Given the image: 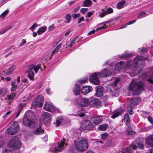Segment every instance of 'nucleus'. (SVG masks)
Listing matches in <instances>:
<instances>
[{
	"instance_id": "nucleus-64",
	"label": "nucleus",
	"mask_w": 153,
	"mask_h": 153,
	"mask_svg": "<svg viewBox=\"0 0 153 153\" xmlns=\"http://www.w3.org/2000/svg\"><path fill=\"white\" fill-rule=\"evenodd\" d=\"M95 30H93L90 31L88 33V35H90L91 34L94 33L95 32Z\"/></svg>"
},
{
	"instance_id": "nucleus-58",
	"label": "nucleus",
	"mask_w": 153,
	"mask_h": 153,
	"mask_svg": "<svg viewBox=\"0 0 153 153\" xmlns=\"http://www.w3.org/2000/svg\"><path fill=\"white\" fill-rule=\"evenodd\" d=\"M148 119L150 123L152 124H153V120L152 117H151L150 116H148Z\"/></svg>"
},
{
	"instance_id": "nucleus-46",
	"label": "nucleus",
	"mask_w": 153,
	"mask_h": 153,
	"mask_svg": "<svg viewBox=\"0 0 153 153\" xmlns=\"http://www.w3.org/2000/svg\"><path fill=\"white\" fill-rule=\"evenodd\" d=\"M38 25L36 23H34L33 25L30 27V29L32 31H33L35 28L37 27Z\"/></svg>"
},
{
	"instance_id": "nucleus-35",
	"label": "nucleus",
	"mask_w": 153,
	"mask_h": 153,
	"mask_svg": "<svg viewBox=\"0 0 153 153\" xmlns=\"http://www.w3.org/2000/svg\"><path fill=\"white\" fill-rule=\"evenodd\" d=\"M65 18L66 20L65 23H69L71 20V16L69 14H67L65 16Z\"/></svg>"
},
{
	"instance_id": "nucleus-44",
	"label": "nucleus",
	"mask_w": 153,
	"mask_h": 153,
	"mask_svg": "<svg viewBox=\"0 0 153 153\" xmlns=\"http://www.w3.org/2000/svg\"><path fill=\"white\" fill-rule=\"evenodd\" d=\"M6 93V91L4 89H0V96L2 97Z\"/></svg>"
},
{
	"instance_id": "nucleus-4",
	"label": "nucleus",
	"mask_w": 153,
	"mask_h": 153,
	"mask_svg": "<svg viewBox=\"0 0 153 153\" xmlns=\"http://www.w3.org/2000/svg\"><path fill=\"white\" fill-rule=\"evenodd\" d=\"M135 79H132L128 87L129 91H132L134 95H139L140 92L144 90V84L141 81L136 82Z\"/></svg>"
},
{
	"instance_id": "nucleus-53",
	"label": "nucleus",
	"mask_w": 153,
	"mask_h": 153,
	"mask_svg": "<svg viewBox=\"0 0 153 153\" xmlns=\"http://www.w3.org/2000/svg\"><path fill=\"white\" fill-rule=\"evenodd\" d=\"M107 14V13L106 12V11H104L102 13H100L99 16L100 17H103Z\"/></svg>"
},
{
	"instance_id": "nucleus-13",
	"label": "nucleus",
	"mask_w": 153,
	"mask_h": 153,
	"mask_svg": "<svg viewBox=\"0 0 153 153\" xmlns=\"http://www.w3.org/2000/svg\"><path fill=\"white\" fill-rule=\"evenodd\" d=\"M101 104V102L100 100L96 98L91 100L89 102V105L93 107L97 108L100 107Z\"/></svg>"
},
{
	"instance_id": "nucleus-14",
	"label": "nucleus",
	"mask_w": 153,
	"mask_h": 153,
	"mask_svg": "<svg viewBox=\"0 0 153 153\" xmlns=\"http://www.w3.org/2000/svg\"><path fill=\"white\" fill-rule=\"evenodd\" d=\"M96 93L95 95L98 97H102L103 93V88L101 86H98L95 87Z\"/></svg>"
},
{
	"instance_id": "nucleus-20",
	"label": "nucleus",
	"mask_w": 153,
	"mask_h": 153,
	"mask_svg": "<svg viewBox=\"0 0 153 153\" xmlns=\"http://www.w3.org/2000/svg\"><path fill=\"white\" fill-rule=\"evenodd\" d=\"M44 109L48 111H51L55 109L54 107L49 102L46 103L44 107Z\"/></svg>"
},
{
	"instance_id": "nucleus-54",
	"label": "nucleus",
	"mask_w": 153,
	"mask_h": 153,
	"mask_svg": "<svg viewBox=\"0 0 153 153\" xmlns=\"http://www.w3.org/2000/svg\"><path fill=\"white\" fill-rule=\"evenodd\" d=\"M126 134L128 135H132L134 133L133 131L131 130L128 131V130H126Z\"/></svg>"
},
{
	"instance_id": "nucleus-1",
	"label": "nucleus",
	"mask_w": 153,
	"mask_h": 153,
	"mask_svg": "<svg viewBox=\"0 0 153 153\" xmlns=\"http://www.w3.org/2000/svg\"><path fill=\"white\" fill-rule=\"evenodd\" d=\"M146 58L143 56H138L135 58L134 59V66L132 67V62L131 61L127 62V64L123 62H118L115 65V68L117 71H120L126 66L127 68L131 69L132 72L135 74H137L140 70L141 68L137 66L138 63L140 61L145 60Z\"/></svg>"
},
{
	"instance_id": "nucleus-27",
	"label": "nucleus",
	"mask_w": 153,
	"mask_h": 153,
	"mask_svg": "<svg viewBox=\"0 0 153 153\" xmlns=\"http://www.w3.org/2000/svg\"><path fill=\"white\" fill-rule=\"evenodd\" d=\"M47 29V27L46 26L41 27L37 31V33L39 35L41 34L46 31Z\"/></svg>"
},
{
	"instance_id": "nucleus-19",
	"label": "nucleus",
	"mask_w": 153,
	"mask_h": 153,
	"mask_svg": "<svg viewBox=\"0 0 153 153\" xmlns=\"http://www.w3.org/2000/svg\"><path fill=\"white\" fill-rule=\"evenodd\" d=\"M91 120L96 125L100 123L102 121V117L99 116H95L92 117Z\"/></svg>"
},
{
	"instance_id": "nucleus-6",
	"label": "nucleus",
	"mask_w": 153,
	"mask_h": 153,
	"mask_svg": "<svg viewBox=\"0 0 153 153\" xmlns=\"http://www.w3.org/2000/svg\"><path fill=\"white\" fill-rule=\"evenodd\" d=\"M113 82L108 85V90L110 91V93L113 97H117L119 94L118 89L117 86V83L120 81V79L115 78L112 79Z\"/></svg>"
},
{
	"instance_id": "nucleus-43",
	"label": "nucleus",
	"mask_w": 153,
	"mask_h": 153,
	"mask_svg": "<svg viewBox=\"0 0 153 153\" xmlns=\"http://www.w3.org/2000/svg\"><path fill=\"white\" fill-rule=\"evenodd\" d=\"M145 13L144 12H142L138 14L137 17L139 18H142L143 17V16L145 15Z\"/></svg>"
},
{
	"instance_id": "nucleus-33",
	"label": "nucleus",
	"mask_w": 153,
	"mask_h": 153,
	"mask_svg": "<svg viewBox=\"0 0 153 153\" xmlns=\"http://www.w3.org/2000/svg\"><path fill=\"white\" fill-rule=\"evenodd\" d=\"M16 67L15 66H13L10 67L9 69H8L6 72V74L8 75L10 74L14 69Z\"/></svg>"
},
{
	"instance_id": "nucleus-63",
	"label": "nucleus",
	"mask_w": 153,
	"mask_h": 153,
	"mask_svg": "<svg viewBox=\"0 0 153 153\" xmlns=\"http://www.w3.org/2000/svg\"><path fill=\"white\" fill-rule=\"evenodd\" d=\"M10 152L7 149H4L2 151V153H9Z\"/></svg>"
},
{
	"instance_id": "nucleus-40",
	"label": "nucleus",
	"mask_w": 153,
	"mask_h": 153,
	"mask_svg": "<svg viewBox=\"0 0 153 153\" xmlns=\"http://www.w3.org/2000/svg\"><path fill=\"white\" fill-rule=\"evenodd\" d=\"M131 54L130 53H126L125 54H123L120 57L121 58L125 59L131 56Z\"/></svg>"
},
{
	"instance_id": "nucleus-25",
	"label": "nucleus",
	"mask_w": 153,
	"mask_h": 153,
	"mask_svg": "<svg viewBox=\"0 0 153 153\" xmlns=\"http://www.w3.org/2000/svg\"><path fill=\"white\" fill-rule=\"evenodd\" d=\"M73 92L76 95H79L80 93V87L79 85H76L73 90Z\"/></svg>"
},
{
	"instance_id": "nucleus-60",
	"label": "nucleus",
	"mask_w": 153,
	"mask_h": 153,
	"mask_svg": "<svg viewBox=\"0 0 153 153\" xmlns=\"http://www.w3.org/2000/svg\"><path fill=\"white\" fill-rule=\"evenodd\" d=\"M82 21H84V19L83 17H82L79 19V20L78 21V23H81V22Z\"/></svg>"
},
{
	"instance_id": "nucleus-32",
	"label": "nucleus",
	"mask_w": 153,
	"mask_h": 153,
	"mask_svg": "<svg viewBox=\"0 0 153 153\" xmlns=\"http://www.w3.org/2000/svg\"><path fill=\"white\" fill-rule=\"evenodd\" d=\"M125 2L126 1L124 0H122L121 1L119 2L117 6V8L120 9L122 8Z\"/></svg>"
},
{
	"instance_id": "nucleus-61",
	"label": "nucleus",
	"mask_w": 153,
	"mask_h": 153,
	"mask_svg": "<svg viewBox=\"0 0 153 153\" xmlns=\"http://www.w3.org/2000/svg\"><path fill=\"white\" fill-rule=\"evenodd\" d=\"M92 13L91 12H88L86 14V15H87L86 17H90L92 15Z\"/></svg>"
},
{
	"instance_id": "nucleus-36",
	"label": "nucleus",
	"mask_w": 153,
	"mask_h": 153,
	"mask_svg": "<svg viewBox=\"0 0 153 153\" xmlns=\"http://www.w3.org/2000/svg\"><path fill=\"white\" fill-rule=\"evenodd\" d=\"M15 82H13L11 83V85H12V88H11V91H14L17 88L18 85H15Z\"/></svg>"
},
{
	"instance_id": "nucleus-22",
	"label": "nucleus",
	"mask_w": 153,
	"mask_h": 153,
	"mask_svg": "<svg viewBox=\"0 0 153 153\" xmlns=\"http://www.w3.org/2000/svg\"><path fill=\"white\" fill-rule=\"evenodd\" d=\"M146 143L149 146L153 147V135L149 136L146 140Z\"/></svg>"
},
{
	"instance_id": "nucleus-47",
	"label": "nucleus",
	"mask_w": 153,
	"mask_h": 153,
	"mask_svg": "<svg viewBox=\"0 0 153 153\" xmlns=\"http://www.w3.org/2000/svg\"><path fill=\"white\" fill-rule=\"evenodd\" d=\"M113 10L112 8H108L106 11L107 13L108 14L111 13L113 12Z\"/></svg>"
},
{
	"instance_id": "nucleus-41",
	"label": "nucleus",
	"mask_w": 153,
	"mask_h": 153,
	"mask_svg": "<svg viewBox=\"0 0 153 153\" xmlns=\"http://www.w3.org/2000/svg\"><path fill=\"white\" fill-rule=\"evenodd\" d=\"M9 10L7 9L3 13H2L0 15V16H1L2 18H3L7 15L8 13Z\"/></svg>"
},
{
	"instance_id": "nucleus-29",
	"label": "nucleus",
	"mask_w": 153,
	"mask_h": 153,
	"mask_svg": "<svg viewBox=\"0 0 153 153\" xmlns=\"http://www.w3.org/2000/svg\"><path fill=\"white\" fill-rule=\"evenodd\" d=\"M92 1L91 0H85L83 2L82 6L90 7L91 5Z\"/></svg>"
},
{
	"instance_id": "nucleus-50",
	"label": "nucleus",
	"mask_w": 153,
	"mask_h": 153,
	"mask_svg": "<svg viewBox=\"0 0 153 153\" xmlns=\"http://www.w3.org/2000/svg\"><path fill=\"white\" fill-rule=\"evenodd\" d=\"M148 80L151 83H153V74L151 75L150 78L148 79Z\"/></svg>"
},
{
	"instance_id": "nucleus-59",
	"label": "nucleus",
	"mask_w": 153,
	"mask_h": 153,
	"mask_svg": "<svg viewBox=\"0 0 153 153\" xmlns=\"http://www.w3.org/2000/svg\"><path fill=\"white\" fill-rule=\"evenodd\" d=\"M125 120V123L126 124H128L130 123V120L129 118H128L127 119H124Z\"/></svg>"
},
{
	"instance_id": "nucleus-24",
	"label": "nucleus",
	"mask_w": 153,
	"mask_h": 153,
	"mask_svg": "<svg viewBox=\"0 0 153 153\" xmlns=\"http://www.w3.org/2000/svg\"><path fill=\"white\" fill-rule=\"evenodd\" d=\"M89 104L88 100L86 98H82L81 100L80 105L82 106L85 107Z\"/></svg>"
},
{
	"instance_id": "nucleus-8",
	"label": "nucleus",
	"mask_w": 153,
	"mask_h": 153,
	"mask_svg": "<svg viewBox=\"0 0 153 153\" xmlns=\"http://www.w3.org/2000/svg\"><path fill=\"white\" fill-rule=\"evenodd\" d=\"M7 130V131L9 135H13L16 134L19 130V126L17 122H14L10 123Z\"/></svg>"
},
{
	"instance_id": "nucleus-5",
	"label": "nucleus",
	"mask_w": 153,
	"mask_h": 153,
	"mask_svg": "<svg viewBox=\"0 0 153 153\" xmlns=\"http://www.w3.org/2000/svg\"><path fill=\"white\" fill-rule=\"evenodd\" d=\"M36 119L33 114L29 112L25 114L24 116L23 123L25 126L32 128L35 125Z\"/></svg>"
},
{
	"instance_id": "nucleus-56",
	"label": "nucleus",
	"mask_w": 153,
	"mask_h": 153,
	"mask_svg": "<svg viewBox=\"0 0 153 153\" xmlns=\"http://www.w3.org/2000/svg\"><path fill=\"white\" fill-rule=\"evenodd\" d=\"M130 147H131V148L134 149V150H135L137 148V146L134 144H132L131 146H130Z\"/></svg>"
},
{
	"instance_id": "nucleus-12",
	"label": "nucleus",
	"mask_w": 153,
	"mask_h": 153,
	"mask_svg": "<svg viewBox=\"0 0 153 153\" xmlns=\"http://www.w3.org/2000/svg\"><path fill=\"white\" fill-rule=\"evenodd\" d=\"M35 71L34 65L32 64L29 65L28 69L27 71L28 73V77L31 80H33L34 77V72Z\"/></svg>"
},
{
	"instance_id": "nucleus-34",
	"label": "nucleus",
	"mask_w": 153,
	"mask_h": 153,
	"mask_svg": "<svg viewBox=\"0 0 153 153\" xmlns=\"http://www.w3.org/2000/svg\"><path fill=\"white\" fill-rule=\"evenodd\" d=\"M108 125L106 124L100 125L98 127V129L101 131H105L107 128Z\"/></svg>"
},
{
	"instance_id": "nucleus-39",
	"label": "nucleus",
	"mask_w": 153,
	"mask_h": 153,
	"mask_svg": "<svg viewBox=\"0 0 153 153\" xmlns=\"http://www.w3.org/2000/svg\"><path fill=\"white\" fill-rule=\"evenodd\" d=\"M139 52L140 53H144L146 52L148 50V49L146 48H143L141 49L139 48Z\"/></svg>"
},
{
	"instance_id": "nucleus-37",
	"label": "nucleus",
	"mask_w": 153,
	"mask_h": 153,
	"mask_svg": "<svg viewBox=\"0 0 153 153\" xmlns=\"http://www.w3.org/2000/svg\"><path fill=\"white\" fill-rule=\"evenodd\" d=\"M12 27V26H9L5 29H3L0 30V35L3 34L6 32L7 31L11 29Z\"/></svg>"
},
{
	"instance_id": "nucleus-17",
	"label": "nucleus",
	"mask_w": 153,
	"mask_h": 153,
	"mask_svg": "<svg viewBox=\"0 0 153 153\" xmlns=\"http://www.w3.org/2000/svg\"><path fill=\"white\" fill-rule=\"evenodd\" d=\"M123 112V110L122 109H117L113 111L111 117L114 119H115L119 116L121 115Z\"/></svg>"
},
{
	"instance_id": "nucleus-45",
	"label": "nucleus",
	"mask_w": 153,
	"mask_h": 153,
	"mask_svg": "<svg viewBox=\"0 0 153 153\" xmlns=\"http://www.w3.org/2000/svg\"><path fill=\"white\" fill-rule=\"evenodd\" d=\"M102 100L104 102H107L108 99V96L105 95L102 97Z\"/></svg>"
},
{
	"instance_id": "nucleus-18",
	"label": "nucleus",
	"mask_w": 153,
	"mask_h": 153,
	"mask_svg": "<svg viewBox=\"0 0 153 153\" xmlns=\"http://www.w3.org/2000/svg\"><path fill=\"white\" fill-rule=\"evenodd\" d=\"M15 94V93L12 92L9 95H8L7 97L5 98V99L6 100V102L8 104L10 103L11 102L14 98L16 96Z\"/></svg>"
},
{
	"instance_id": "nucleus-15",
	"label": "nucleus",
	"mask_w": 153,
	"mask_h": 153,
	"mask_svg": "<svg viewBox=\"0 0 153 153\" xmlns=\"http://www.w3.org/2000/svg\"><path fill=\"white\" fill-rule=\"evenodd\" d=\"M42 116L43 120L45 122H49L51 120V114L48 112H45L43 113Z\"/></svg>"
},
{
	"instance_id": "nucleus-10",
	"label": "nucleus",
	"mask_w": 153,
	"mask_h": 153,
	"mask_svg": "<svg viewBox=\"0 0 153 153\" xmlns=\"http://www.w3.org/2000/svg\"><path fill=\"white\" fill-rule=\"evenodd\" d=\"M44 99L41 96H38L33 102L32 105L34 107H42Z\"/></svg>"
},
{
	"instance_id": "nucleus-57",
	"label": "nucleus",
	"mask_w": 153,
	"mask_h": 153,
	"mask_svg": "<svg viewBox=\"0 0 153 153\" xmlns=\"http://www.w3.org/2000/svg\"><path fill=\"white\" fill-rule=\"evenodd\" d=\"M40 68V65H38L36 67L34 66L35 71L36 74L38 71V70Z\"/></svg>"
},
{
	"instance_id": "nucleus-28",
	"label": "nucleus",
	"mask_w": 153,
	"mask_h": 153,
	"mask_svg": "<svg viewBox=\"0 0 153 153\" xmlns=\"http://www.w3.org/2000/svg\"><path fill=\"white\" fill-rule=\"evenodd\" d=\"M63 120L62 117H57L56 119V121L53 124L56 125V126H59L61 125V122Z\"/></svg>"
},
{
	"instance_id": "nucleus-31",
	"label": "nucleus",
	"mask_w": 153,
	"mask_h": 153,
	"mask_svg": "<svg viewBox=\"0 0 153 153\" xmlns=\"http://www.w3.org/2000/svg\"><path fill=\"white\" fill-rule=\"evenodd\" d=\"M132 150L130 147H126L123 149L121 151V153H131Z\"/></svg>"
},
{
	"instance_id": "nucleus-51",
	"label": "nucleus",
	"mask_w": 153,
	"mask_h": 153,
	"mask_svg": "<svg viewBox=\"0 0 153 153\" xmlns=\"http://www.w3.org/2000/svg\"><path fill=\"white\" fill-rule=\"evenodd\" d=\"M26 43V41L25 40L23 39L22 40V43H21L18 46L19 48L21 46H22L24 45Z\"/></svg>"
},
{
	"instance_id": "nucleus-48",
	"label": "nucleus",
	"mask_w": 153,
	"mask_h": 153,
	"mask_svg": "<svg viewBox=\"0 0 153 153\" xmlns=\"http://www.w3.org/2000/svg\"><path fill=\"white\" fill-rule=\"evenodd\" d=\"M72 17L74 19H75L76 18H78L80 16V15L79 13H74L72 15Z\"/></svg>"
},
{
	"instance_id": "nucleus-55",
	"label": "nucleus",
	"mask_w": 153,
	"mask_h": 153,
	"mask_svg": "<svg viewBox=\"0 0 153 153\" xmlns=\"http://www.w3.org/2000/svg\"><path fill=\"white\" fill-rule=\"evenodd\" d=\"M87 80V78H86L85 79H81L79 81V83H81V84H83L86 82Z\"/></svg>"
},
{
	"instance_id": "nucleus-2",
	"label": "nucleus",
	"mask_w": 153,
	"mask_h": 153,
	"mask_svg": "<svg viewBox=\"0 0 153 153\" xmlns=\"http://www.w3.org/2000/svg\"><path fill=\"white\" fill-rule=\"evenodd\" d=\"M112 73L111 71L105 68L101 72H95L92 74L89 80L90 82L94 84L98 85L100 83L98 76L105 77L111 75Z\"/></svg>"
},
{
	"instance_id": "nucleus-49",
	"label": "nucleus",
	"mask_w": 153,
	"mask_h": 153,
	"mask_svg": "<svg viewBox=\"0 0 153 153\" xmlns=\"http://www.w3.org/2000/svg\"><path fill=\"white\" fill-rule=\"evenodd\" d=\"M88 10V8H82L80 10V11L83 14H84L86 12H87V10Z\"/></svg>"
},
{
	"instance_id": "nucleus-21",
	"label": "nucleus",
	"mask_w": 153,
	"mask_h": 153,
	"mask_svg": "<svg viewBox=\"0 0 153 153\" xmlns=\"http://www.w3.org/2000/svg\"><path fill=\"white\" fill-rule=\"evenodd\" d=\"M140 102V99L138 98H133L131 99L130 104L134 107L138 104Z\"/></svg>"
},
{
	"instance_id": "nucleus-23",
	"label": "nucleus",
	"mask_w": 153,
	"mask_h": 153,
	"mask_svg": "<svg viewBox=\"0 0 153 153\" xmlns=\"http://www.w3.org/2000/svg\"><path fill=\"white\" fill-rule=\"evenodd\" d=\"M44 130L42 129L41 126H40L34 131L33 133L36 135H39L44 133Z\"/></svg>"
},
{
	"instance_id": "nucleus-42",
	"label": "nucleus",
	"mask_w": 153,
	"mask_h": 153,
	"mask_svg": "<svg viewBox=\"0 0 153 153\" xmlns=\"http://www.w3.org/2000/svg\"><path fill=\"white\" fill-rule=\"evenodd\" d=\"M82 110H79L77 112V115L80 117H83L85 115L84 113L82 112Z\"/></svg>"
},
{
	"instance_id": "nucleus-26",
	"label": "nucleus",
	"mask_w": 153,
	"mask_h": 153,
	"mask_svg": "<svg viewBox=\"0 0 153 153\" xmlns=\"http://www.w3.org/2000/svg\"><path fill=\"white\" fill-rule=\"evenodd\" d=\"M24 105V104L21 103L19 106L16 109V117H17L19 115L20 113L23 109V107Z\"/></svg>"
},
{
	"instance_id": "nucleus-62",
	"label": "nucleus",
	"mask_w": 153,
	"mask_h": 153,
	"mask_svg": "<svg viewBox=\"0 0 153 153\" xmlns=\"http://www.w3.org/2000/svg\"><path fill=\"white\" fill-rule=\"evenodd\" d=\"M136 21V20H134L131 21L127 23V25H129L132 24L134 23Z\"/></svg>"
},
{
	"instance_id": "nucleus-3",
	"label": "nucleus",
	"mask_w": 153,
	"mask_h": 153,
	"mask_svg": "<svg viewBox=\"0 0 153 153\" xmlns=\"http://www.w3.org/2000/svg\"><path fill=\"white\" fill-rule=\"evenodd\" d=\"M74 147L79 152H84L88 148V142L87 140L82 137H78L74 140Z\"/></svg>"
},
{
	"instance_id": "nucleus-16",
	"label": "nucleus",
	"mask_w": 153,
	"mask_h": 153,
	"mask_svg": "<svg viewBox=\"0 0 153 153\" xmlns=\"http://www.w3.org/2000/svg\"><path fill=\"white\" fill-rule=\"evenodd\" d=\"M92 90V88L90 86H84L81 89V93L82 94L85 95L91 92Z\"/></svg>"
},
{
	"instance_id": "nucleus-7",
	"label": "nucleus",
	"mask_w": 153,
	"mask_h": 153,
	"mask_svg": "<svg viewBox=\"0 0 153 153\" xmlns=\"http://www.w3.org/2000/svg\"><path fill=\"white\" fill-rule=\"evenodd\" d=\"M8 144L10 148L14 150L19 149L21 147V145L19 138L16 136H15L10 139Z\"/></svg>"
},
{
	"instance_id": "nucleus-9",
	"label": "nucleus",
	"mask_w": 153,
	"mask_h": 153,
	"mask_svg": "<svg viewBox=\"0 0 153 153\" xmlns=\"http://www.w3.org/2000/svg\"><path fill=\"white\" fill-rule=\"evenodd\" d=\"M80 127L83 130H91L94 128V125L90 120H85L83 121Z\"/></svg>"
},
{
	"instance_id": "nucleus-52",
	"label": "nucleus",
	"mask_w": 153,
	"mask_h": 153,
	"mask_svg": "<svg viewBox=\"0 0 153 153\" xmlns=\"http://www.w3.org/2000/svg\"><path fill=\"white\" fill-rule=\"evenodd\" d=\"M108 135L106 133H104L101 134V138L102 139H105L106 138Z\"/></svg>"
},
{
	"instance_id": "nucleus-11",
	"label": "nucleus",
	"mask_w": 153,
	"mask_h": 153,
	"mask_svg": "<svg viewBox=\"0 0 153 153\" xmlns=\"http://www.w3.org/2000/svg\"><path fill=\"white\" fill-rule=\"evenodd\" d=\"M66 141L65 139H63V141H61L60 144H59L58 143H55L54 144L55 146H56V145L57 146L56 147H53V149L52 150V151L54 153L57 152H61L64 149V142Z\"/></svg>"
},
{
	"instance_id": "nucleus-30",
	"label": "nucleus",
	"mask_w": 153,
	"mask_h": 153,
	"mask_svg": "<svg viewBox=\"0 0 153 153\" xmlns=\"http://www.w3.org/2000/svg\"><path fill=\"white\" fill-rule=\"evenodd\" d=\"M139 139L140 142L137 143V145L139 148L141 149H143L144 145L143 140L142 139Z\"/></svg>"
},
{
	"instance_id": "nucleus-38",
	"label": "nucleus",
	"mask_w": 153,
	"mask_h": 153,
	"mask_svg": "<svg viewBox=\"0 0 153 153\" xmlns=\"http://www.w3.org/2000/svg\"><path fill=\"white\" fill-rule=\"evenodd\" d=\"M133 107V106L130 104L127 107L128 110L129 111V114L130 115H132L133 113V112L132 111Z\"/></svg>"
}]
</instances>
